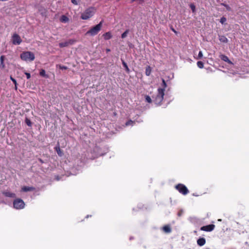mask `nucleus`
I'll list each match as a JSON object with an SVG mask.
<instances>
[{
	"label": "nucleus",
	"instance_id": "14",
	"mask_svg": "<svg viewBox=\"0 0 249 249\" xmlns=\"http://www.w3.org/2000/svg\"><path fill=\"white\" fill-rule=\"evenodd\" d=\"M152 71V68L150 66H146L145 68V74L147 76H149Z\"/></svg>",
	"mask_w": 249,
	"mask_h": 249
},
{
	"label": "nucleus",
	"instance_id": "13",
	"mask_svg": "<svg viewBox=\"0 0 249 249\" xmlns=\"http://www.w3.org/2000/svg\"><path fill=\"white\" fill-rule=\"evenodd\" d=\"M219 40L223 43H227L228 41V39L227 38L224 36H219Z\"/></svg>",
	"mask_w": 249,
	"mask_h": 249
},
{
	"label": "nucleus",
	"instance_id": "2",
	"mask_svg": "<svg viewBox=\"0 0 249 249\" xmlns=\"http://www.w3.org/2000/svg\"><path fill=\"white\" fill-rule=\"evenodd\" d=\"M164 95V89L159 88L158 89V94L154 99V103L157 105H160Z\"/></svg>",
	"mask_w": 249,
	"mask_h": 249
},
{
	"label": "nucleus",
	"instance_id": "37",
	"mask_svg": "<svg viewBox=\"0 0 249 249\" xmlns=\"http://www.w3.org/2000/svg\"><path fill=\"white\" fill-rule=\"evenodd\" d=\"M71 2L75 4V5H77V0H71Z\"/></svg>",
	"mask_w": 249,
	"mask_h": 249
},
{
	"label": "nucleus",
	"instance_id": "27",
	"mask_svg": "<svg viewBox=\"0 0 249 249\" xmlns=\"http://www.w3.org/2000/svg\"><path fill=\"white\" fill-rule=\"evenodd\" d=\"M227 20V19L225 17H223L221 18L220 19V22L222 24H224L225 23V22Z\"/></svg>",
	"mask_w": 249,
	"mask_h": 249
},
{
	"label": "nucleus",
	"instance_id": "25",
	"mask_svg": "<svg viewBox=\"0 0 249 249\" xmlns=\"http://www.w3.org/2000/svg\"><path fill=\"white\" fill-rule=\"evenodd\" d=\"M145 100L147 102L149 103H152V99H151L150 97L148 95H146L145 96Z\"/></svg>",
	"mask_w": 249,
	"mask_h": 249
},
{
	"label": "nucleus",
	"instance_id": "10",
	"mask_svg": "<svg viewBox=\"0 0 249 249\" xmlns=\"http://www.w3.org/2000/svg\"><path fill=\"white\" fill-rule=\"evenodd\" d=\"M220 57L223 61L227 62L229 64L232 65L233 63L229 59L228 57L224 54L220 55Z\"/></svg>",
	"mask_w": 249,
	"mask_h": 249
},
{
	"label": "nucleus",
	"instance_id": "3",
	"mask_svg": "<svg viewBox=\"0 0 249 249\" xmlns=\"http://www.w3.org/2000/svg\"><path fill=\"white\" fill-rule=\"evenodd\" d=\"M95 13V9L89 7L86 9L82 14L81 18L83 19L87 20L92 17Z\"/></svg>",
	"mask_w": 249,
	"mask_h": 249
},
{
	"label": "nucleus",
	"instance_id": "12",
	"mask_svg": "<svg viewBox=\"0 0 249 249\" xmlns=\"http://www.w3.org/2000/svg\"><path fill=\"white\" fill-rule=\"evenodd\" d=\"M103 36L105 40H109L112 37L111 33L110 32L105 33L103 35Z\"/></svg>",
	"mask_w": 249,
	"mask_h": 249
},
{
	"label": "nucleus",
	"instance_id": "7",
	"mask_svg": "<svg viewBox=\"0 0 249 249\" xmlns=\"http://www.w3.org/2000/svg\"><path fill=\"white\" fill-rule=\"evenodd\" d=\"M12 42L14 45H19L22 42V39L18 35L15 33L12 36Z\"/></svg>",
	"mask_w": 249,
	"mask_h": 249
},
{
	"label": "nucleus",
	"instance_id": "6",
	"mask_svg": "<svg viewBox=\"0 0 249 249\" xmlns=\"http://www.w3.org/2000/svg\"><path fill=\"white\" fill-rule=\"evenodd\" d=\"M14 207L17 209H21L24 207L25 204L21 199H16L13 203Z\"/></svg>",
	"mask_w": 249,
	"mask_h": 249
},
{
	"label": "nucleus",
	"instance_id": "19",
	"mask_svg": "<svg viewBox=\"0 0 249 249\" xmlns=\"http://www.w3.org/2000/svg\"><path fill=\"white\" fill-rule=\"evenodd\" d=\"M4 60V56L1 55L0 57V67H1L2 69L5 68Z\"/></svg>",
	"mask_w": 249,
	"mask_h": 249
},
{
	"label": "nucleus",
	"instance_id": "30",
	"mask_svg": "<svg viewBox=\"0 0 249 249\" xmlns=\"http://www.w3.org/2000/svg\"><path fill=\"white\" fill-rule=\"evenodd\" d=\"M25 122H26V124H27L28 126H31V125H32V123H31V122L30 121V120L29 119L26 118V119H25Z\"/></svg>",
	"mask_w": 249,
	"mask_h": 249
},
{
	"label": "nucleus",
	"instance_id": "29",
	"mask_svg": "<svg viewBox=\"0 0 249 249\" xmlns=\"http://www.w3.org/2000/svg\"><path fill=\"white\" fill-rule=\"evenodd\" d=\"M10 79L13 82V83H14L15 85V89H17V81L16 80L13 78L12 76L10 77Z\"/></svg>",
	"mask_w": 249,
	"mask_h": 249
},
{
	"label": "nucleus",
	"instance_id": "35",
	"mask_svg": "<svg viewBox=\"0 0 249 249\" xmlns=\"http://www.w3.org/2000/svg\"><path fill=\"white\" fill-rule=\"evenodd\" d=\"M183 213V211L182 210H179L178 213V216H181L182 215Z\"/></svg>",
	"mask_w": 249,
	"mask_h": 249
},
{
	"label": "nucleus",
	"instance_id": "1",
	"mask_svg": "<svg viewBox=\"0 0 249 249\" xmlns=\"http://www.w3.org/2000/svg\"><path fill=\"white\" fill-rule=\"evenodd\" d=\"M103 21H101L99 24L90 28L86 33V35H89L90 36H94L98 34L100 31L102 27Z\"/></svg>",
	"mask_w": 249,
	"mask_h": 249
},
{
	"label": "nucleus",
	"instance_id": "18",
	"mask_svg": "<svg viewBox=\"0 0 249 249\" xmlns=\"http://www.w3.org/2000/svg\"><path fill=\"white\" fill-rule=\"evenodd\" d=\"M34 190V188L33 187H27L24 186L23 187L21 188V190L24 192H27V191H31Z\"/></svg>",
	"mask_w": 249,
	"mask_h": 249
},
{
	"label": "nucleus",
	"instance_id": "39",
	"mask_svg": "<svg viewBox=\"0 0 249 249\" xmlns=\"http://www.w3.org/2000/svg\"><path fill=\"white\" fill-rule=\"evenodd\" d=\"M110 49H107V52H110Z\"/></svg>",
	"mask_w": 249,
	"mask_h": 249
},
{
	"label": "nucleus",
	"instance_id": "33",
	"mask_svg": "<svg viewBox=\"0 0 249 249\" xmlns=\"http://www.w3.org/2000/svg\"><path fill=\"white\" fill-rule=\"evenodd\" d=\"M203 57V54L201 51H199L198 54V57L197 59H201Z\"/></svg>",
	"mask_w": 249,
	"mask_h": 249
},
{
	"label": "nucleus",
	"instance_id": "15",
	"mask_svg": "<svg viewBox=\"0 0 249 249\" xmlns=\"http://www.w3.org/2000/svg\"><path fill=\"white\" fill-rule=\"evenodd\" d=\"M121 60L122 62V64L125 68V71H126L127 73H129L130 70H129V68L128 67V66H127L126 63L122 59H121Z\"/></svg>",
	"mask_w": 249,
	"mask_h": 249
},
{
	"label": "nucleus",
	"instance_id": "8",
	"mask_svg": "<svg viewBox=\"0 0 249 249\" xmlns=\"http://www.w3.org/2000/svg\"><path fill=\"white\" fill-rule=\"evenodd\" d=\"M214 228H215L214 225L210 224L208 225L204 226L201 227L200 228V230L210 232V231H213L214 230Z\"/></svg>",
	"mask_w": 249,
	"mask_h": 249
},
{
	"label": "nucleus",
	"instance_id": "17",
	"mask_svg": "<svg viewBox=\"0 0 249 249\" xmlns=\"http://www.w3.org/2000/svg\"><path fill=\"white\" fill-rule=\"evenodd\" d=\"M60 20L61 22L63 23H67L69 21V18L67 17L65 15H63L60 18Z\"/></svg>",
	"mask_w": 249,
	"mask_h": 249
},
{
	"label": "nucleus",
	"instance_id": "26",
	"mask_svg": "<svg viewBox=\"0 0 249 249\" xmlns=\"http://www.w3.org/2000/svg\"><path fill=\"white\" fill-rule=\"evenodd\" d=\"M134 122L132 121V120H130L126 122L125 125L128 126L129 125H133Z\"/></svg>",
	"mask_w": 249,
	"mask_h": 249
},
{
	"label": "nucleus",
	"instance_id": "16",
	"mask_svg": "<svg viewBox=\"0 0 249 249\" xmlns=\"http://www.w3.org/2000/svg\"><path fill=\"white\" fill-rule=\"evenodd\" d=\"M3 194H4V195L5 196H8V197H16V195L14 193H11L10 192H4Z\"/></svg>",
	"mask_w": 249,
	"mask_h": 249
},
{
	"label": "nucleus",
	"instance_id": "32",
	"mask_svg": "<svg viewBox=\"0 0 249 249\" xmlns=\"http://www.w3.org/2000/svg\"><path fill=\"white\" fill-rule=\"evenodd\" d=\"M40 75L42 76H46V72L45 70H42L40 72Z\"/></svg>",
	"mask_w": 249,
	"mask_h": 249
},
{
	"label": "nucleus",
	"instance_id": "36",
	"mask_svg": "<svg viewBox=\"0 0 249 249\" xmlns=\"http://www.w3.org/2000/svg\"><path fill=\"white\" fill-rule=\"evenodd\" d=\"M25 74L26 75L27 79H29L30 78L31 75H30V74L29 73L26 72H25Z\"/></svg>",
	"mask_w": 249,
	"mask_h": 249
},
{
	"label": "nucleus",
	"instance_id": "5",
	"mask_svg": "<svg viewBox=\"0 0 249 249\" xmlns=\"http://www.w3.org/2000/svg\"><path fill=\"white\" fill-rule=\"evenodd\" d=\"M175 188L181 194L186 195L189 193L187 188L183 184H178L176 185Z\"/></svg>",
	"mask_w": 249,
	"mask_h": 249
},
{
	"label": "nucleus",
	"instance_id": "31",
	"mask_svg": "<svg viewBox=\"0 0 249 249\" xmlns=\"http://www.w3.org/2000/svg\"><path fill=\"white\" fill-rule=\"evenodd\" d=\"M57 68H59L60 69H61V70H66L67 69V67L66 66H61V65H57L56 66Z\"/></svg>",
	"mask_w": 249,
	"mask_h": 249
},
{
	"label": "nucleus",
	"instance_id": "22",
	"mask_svg": "<svg viewBox=\"0 0 249 249\" xmlns=\"http://www.w3.org/2000/svg\"><path fill=\"white\" fill-rule=\"evenodd\" d=\"M221 5L224 6V7H225L227 11H230L231 10V8L228 4H227L226 3H221Z\"/></svg>",
	"mask_w": 249,
	"mask_h": 249
},
{
	"label": "nucleus",
	"instance_id": "20",
	"mask_svg": "<svg viewBox=\"0 0 249 249\" xmlns=\"http://www.w3.org/2000/svg\"><path fill=\"white\" fill-rule=\"evenodd\" d=\"M71 41H66L65 42H61L59 43V46L60 47H65L68 46L70 44Z\"/></svg>",
	"mask_w": 249,
	"mask_h": 249
},
{
	"label": "nucleus",
	"instance_id": "34",
	"mask_svg": "<svg viewBox=\"0 0 249 249\" xmlns=\"http://www.w3.org/2000/svg\"><path fill=\"white\" fill-rule=\"evenodd\" d=\"M190 8L193 12L195 11L196 7L194 4H191Z\"/></svg>",
	"mask_w": 249,
	"mask_h": 249
},
{
	"label": "nucleus",
	"instance_id": "38",
	"mask_svg": "<svg viewBox=\"0 0 249 249\" xmlns=\"http://www.w3.org/2000/svg\"><path fill=\"white\" fill-rule=\"evenodd\" d=\"M171 29L175 33H177V32L174 28H172Z\"/></svg>",
	"mask_w": 249,
	"mask_h": 249
},
{
	"label": "nucleus",
	"instance_id": "4",
	"mask_svg": "<svg viewBox=\"0 0 249 249\" xmlns=\"http://www.w3.org/2000/svg\"><path fill=\"white\" fill-rule=\"evenodd\" d=\"M20 57L22 60L25 61H32L35 58L34 54L29 51L22 53L20 54Z\"/></svg>",
	"mask_w": 249,
	"mask_h": 249
},
{
	"label": "nucleus",
	"instance_id": "24",
	"mask_svg": "<svg viewBox=\"0 0 249 249\" xmlns=\"http://www.w3.org/2000/svg\"><path fill=\"white\" fill-rule=\"evenodd\" d=\"M129 30H126L122 34L121 37L122 38H124L126 37L127 35V34H128V33H129Z\"/></svg>",
	"mask_w": 249,
	"mask_h": 249
},
{
	"label": "nucleus",
	"instance_id": "28",
	"mask_svg": "<svg viewBox=\"0 0 249 249\" xmlns=\"http://www.w3.org/2000/svg\"><path fill=\"white\" fill-rule=\"evenodd\" d=\"M162 86L163 87L162 89H165V88L167 87V85L164 79H162Z\"/></svg>",
	"mask_w": 249,
	"mask_h": 249
},
{
	"label": "nucleus",
	"instance_id": "9",
	"mask_svg": "<svg viewBox=\"0 0 249 249\" xmlns=\"http://www.w3.org/2000/svg\"><path fill=\"white\" fill-rule=\"evenodd\" d=\"M161 230L166 233L171 232L172 229L170 225H166L163 226Z\"/></svg>",
	"mask_w": 249,
	"mask_h": 249
},
{
	"label": "nucleus",
	"instance_id": "23",
	"mask_svg": "<svg viewBox=\"0 0 249 249\" xmlns=\"http://www.w3.org/2000/svg\"><path fill=\"white\" fill-rule=\"evenodd\" d=\"M197 66L198 68L202 69L204 67V63L202 61H198L197 62Z\"/></svg>",
	"mask_w": 249,
	"mask_h": 249
},
{
	"label": "nucleus",
	"instance_id": "21",
	"mask_svg": "<svg viewBox=\"0 0 249 249\" xmlns=\"http://www.w3.org/2000/svg\"><path fill=\"white\" fill-rule=\"evenodd\" d=\"M55 149L57 153V154L59 156H62V151H61L60 149V147H59V146L58 145L57 146H56L55 147Z\"/></svg>",
	"mask_w": 249,
	"mask_h": 249
},
{
	"label": "nucleus",
	"instance_id": "11",
	"mask_svg": "<svg viewBox=\"0 0 249 249\" xmlns=\"http://www.w3.org/2000/svg\"><path fill=\"white\" fill-rule=\"evenodd\" d=\"M206 243V240L204 238H199L197 240V244L199 246H203Z\"/></svg>",
	"mask_w": 249,
	"mask_h": 249
}]
</instances>
